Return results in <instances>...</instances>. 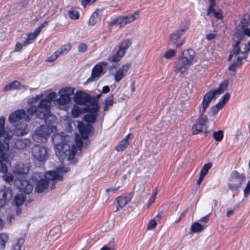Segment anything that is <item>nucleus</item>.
I'll return each instance as SVG.
<instances>
[{"mask_svg": "<svg viewBox=\"0 0 250 250\" xmlns=\"http://www.w3.org/2000/svg\"><path fill=\"white\" fill-rule=\"evenodd\" d=\"M71 113L74 118H77L82 113V109L77 105L74 104L72 108Z\"/></svg>", "mask_w": 250, "mask_h": 250, "instance_id": "obj_40", "label": "nucleus"}, {"mask_svg": "<svg viewBox=\"0 0 250 250\" xmlns=\"http://www.w3.org/2000/svg\"><path fill=\"white\" fill-rule=\"evenodd\" d=\"M216 36V35L215 34L208 33V34H207V35L206 36V39L208 41H211V40H212L214 39H215Z\"/></svg>", "mask_w": 250, "mask_h": 250, "instance_id": "obj_61", "label": "nucleus"}, {"mask_svg": "<svg viewBox=\"0 0 250 250\" xmlns=\"http://www.w3.org/2000/svg\"><path fill=\"white\" fill-rule=\"evenodd\" d=\"M131 43V42L129 40H124L119 44L118 49L122 51L124 54H125L126 50L129 48Z\"/></svg>", "mask_w": 250, "mask_h": 250, "instance_id": "obj_34", "label": "nucleus"}, {"mask_svg": "<svg viewBox=\"0 0 250 250\" xmlns=\"http://www.w3.org/2000/svg\"><path fill=\"white\" fill-rule=\"evenodd\" d=\"M22 46H23V44L22 45L21 43L17 42L16 44L14 51L15 52L20 51L22 48Z\"/></svg>", "mask_w": 250, "mask_h": 250, "instance_id": "obj_62", "label": "nucleus"}, {"mask_svg": "<svg viewBox=\"0 0 250 250\" xmlns=\"http://www.w3.org/2000/svg\"><path fill=\"white\" fill-rule=\"evenodd\" d=\"M109 91H110V88H109V87L108 86H104L103 88L102 91L100 95H98L97 96V99H99L100 97V96L101 95V94H102V93H104V94L107 93Z\"/></svg>", "mask_w": 250, "mask_h": 250, "instance_id": "obj_60", "label": "nucleus"}, {"mask_svg": "<svg viewBox=\"0 0 250 250\" xmlns=\"http://www.w3.org/2000/svg\"><path fill=\"white\" fill-rule=\"evenodd\" d=\"M157 223L156 221V220L154 219H152L151 220L149 221L148 222L147 226V229L148 230H151L153 229H154L156 226H157Z\"/></svg>", "mask_w": 250, "mask_h": 250, "instance_id": "obj_50", "label": "nucleus"}, {"mask_svg": "<svg viewBox=\"0 0 250 250\" xmlns=\"http://www.w3.org/2000/svg\"><path fill=\"white\" fill-rule=\"evenodd\" d=\"M27 112L31 115H35L39 119H44L46 124H51L56 120V116L50 112V108L37 107L36 105H32L27 109Z\"/></svg>", "mask_w": 250, "mask_h": 250, "instance_id": "obj_6", "label": "nucleus"}, {"mask_svg": "<svg viewBox=\"0 0 250 250\" xmlns=\"http://www.w3.org/2000/svg\"><path fill=\"white\" fill-rule=\"evenodd\" d=\"M208 118L204 114H200V116L197 119L196 123L193 125L192 132L194 134L200 133L206 134L208 133V126L207 123Z\"/></svg>", "mask_w": 250, "mask_h": 250, "instance_id": "obj_10", "label": "nucleus"}, {"mask_svg": "<svg viewBox=\"0 0 250 250\" xmlns=\"http://www.w3.org/2000/svg\"><path fill=\"white\" fill-rule=\"evenodd\" d=\"M140 11H136L131 14L123 16L125 21V25L129 23L132 22L137 19L140 15Z\"/></svg>", "mask_w": 250, "mask_h": 250, "instance_id": "obj_29", "label": "nucleus"}, {"mask_svg": "<svg viewBox=\"0 0 250 250\" xmlns=\"http://www.w3.org/2000/svg\"><path fill=\"white\" fill-rule=\"evenodd\" d=\"M131 67L130 63H125L123 64L116 71L114 75V79L116 82H119L126 75Z\"/></svg>", "mask_w": 250, "mask_h": 250, "instance_id": "obj_19", "label": "nucleus"}, {"mask_svg": "<svg viewBox=\"0 0 250 250\" xmlns=\"http://www.w3.org/2000/svg\"><path fill=\"white\" fill-rule=\"evenodd\" d=\"M242 64V62H234V63L229 65L228 69L230 71H234L236 70V69L237 68L240 66Z\"/></svg>", "mask_w": 250, "mask_h": 250, "instance_id": "obj_53", "label": "nucleus"}, {"mask_svg": "<svg viewBox=\"0 0 250 250\" xmlns=\"http://www.w3.org/2000/svg\"><path fill=\"white\" fill-rule=\"evenodd\" d=\"M96 0H80L81 5L83 7H85L86 5L88 4L92 3L94 2Z\"/></svg>", "mask_w": 250, "mask_h": 250, "instance_id": "obj_59", "label": "nucleus"}, {"mask_svg": "<svg viewBox=\"0 0 250 250\" xmlns=\"http://www.w3.org/2000/svg\"><path fill=\"white\" fill-rule=\"evenodd\" d=\"M78 51L81 53H84L85 52L87 49V46L86 44L84 43H81L78 46Z\"/></svg>", "mask_w": 250, "mask_h": 250, "instance_id": "obj_55", "label": "nucleus"}, {"mask_svg": "<svg viewBox=\"0 0 250 250\" xmlns=\"http://www.w3.org/2000/svg\"><path fill=\"white\" fill-rule=\"evenodd\" d=\"M214 139L217 141H221L223 138V132L221 130L214 132L213 134Z\"/></svg>", "mask_w": 250, "mask_h": 250, "instance_id": "obj_48", "label": "nucleus"}, {"mask_svg": "<svg viewBox=\"0 0 250 250\" xmlns=\"http://www.w3.org/2000/svg\"><path fill=\"white\" fill-rule=\"evenodd\" d=\"M107 65V63L105 62H100L92 69L91 73V78L92 79L99 78L100 76L104 74V67H105Z\"/></svg>", "mask_w": 250, "mask_h": 250, "instance_id": "obj_21", "label": "nucleus"}, {"mask_svg": "<svg viewBox=\"0 0 250 250\" xmlns=\"http://www.w3.org/2000/svg\"><path fill=\"white\" fill-rule=\"evenodd\" d=\"M34 158L39 162H44L48 158V154L46 147L42 145H35L32 148Z\"/></svg>", "mask_w": 250, "mask_h": 250, "instance_id": "obj_12", "label": "nucleus"}, {"mask_svg": "<svg viewBox=\"0 0 250 250\" xmlns=\"http://www.w3.org/2000/svg\"><path fill=\"white\" fill-rule=\"evenodd\" d=\"M217 97L212 90L209 91L204 96L202 102L199 107V113L204 114L211 101Z\"/></svg>", "mask_w": 250, "mask_h": 250, "instance_id": "obj_16", "label": "nucleus"}, {"mask_svg": "<svg viewBox=\"0 0 250 250\" xmlns=\"http://www.w3.org/2000/svg\"><path fill=\"white\" fill-rule=\"evenodd\" d=\"M67 167H60L55 171H48L44 175L45 179L40 180L37 182L35 190L38 193L43 192L48 188L52 189L55 187L56 181L62 179V174L69 171Z\"/></svg>", "mask_w": 250, "mask_h": 250, "instance_id": "obj_3", "label": "nucleus"}, {"mask_svg": "<svg viewBox=\"0 0 250 250\" xmlns=\"http://www.w3.org/2000/svg\"><path fill=\"white\" fill-rule=\"evenodd\" d=\"M8 235L4 233L0 234V250H4L5 248L6 243L8 239Z\"/></svg>", "mask_w": 250, "mask_h": 250, "instance_id": "obj_39", "label": "nucleus"}, {"mask_svg": "<svg viewBox=\"0 0 250 250\" xmlns=\"http://www.w3.org/2000/svg\"><path fill=\"white\" fill-rule=\"evenodd\" d=\"M249 25V22L248 19L244 18L241 20L240 23L237 26V31L240 33L243 32Z\"/></svg>", "mask_w": 250, "mask_h": 250, "instance_id": "obj_31", "label": "nucleus"}, {"mask_svg": "<svg viewBox=\"0 0 250 250\" xmlns=\"http://www.w3.org/2000/svg\"><path fill=\"white\" fill-rule=\"evenodd\" d=\"M240 52L241 54H245L248 56V53L250 51V39L247 41L243 39L240 43Z\"/></svg>", "mask_w": 250, "mask_h": 250, "instance_id": "obj_25", "label": "nucleus"}, {"mask_svg": "<svg viewBox=\"0 0 250 250\" xmlns=\"http://www.w3.org/2000/svg\"><path fill=\"white\" fill-rule=\"evenodd\" d=\"M119 187L109 188L106 189L105 191L108 195H109L115 192L119 189Z\"/></svg>", "mask_w": 250, "mask_h": 250, "instance_id": "obj_57", "label": "nucleus"}, {"mask_svg": "<svg viewBox=\"0 0 250 250\" xmlns=\"http://www.w3.org/2000/svg\"><path fill=\"white\" fill-rule=\"evenodd\" d=\"M245 180V175L236 170L231 172L230 175L228 189L231 191H237L242 186Z\"/></svg>", "mask_w": 250, "mask_h": 250, "instance_id": "obj_9", "label": "nucleus"}, {"mask_svg": "<svg viewBox=\"0 0 250 250\" xmlns=\"http://www.w3.org/2000/svg\"><path fill=\"white\" fill-rule=\"evenodd\" d=\"M24 196L21 194L16 195L14 198V204L17 206L21 205L24 202Z\"/></svg>", "mask_w": 250, "mask_h": 250, "instance_id": "obj_46", "label": "nucleus"}, {"mask_svg": "<svg viewBox=\"0 0 250 250\" xmlns=\"http://www.w3.org/2000/svg\"><path fill=\"white\" fill-rule=\"evenodd\" d=\"M222 108L223 107H221L220 105H218L217 103L215 105L212 107L211 109V116H215L218 113V110Z\"/></svg>", "mask_w": 250, "mask_h": 250, "instance_id": "obj_51", "label": "nucleus"}, {"mask_svg": "<svg viewBox=\"0 0 250 250\" xmlns=\"http://www.w3.org/2000/svg\"><path fill=\"white\" fill-rule=\"evenodd\" d=\"M208 15H212L214 17L221 19L222 18V14L220 11H216L214 9L210 7L208 11Z\"/></svg>", "mask_w": 250, "mask_h": 250, "instance_id": "obj_43", "label": "nucleus"}, {"mask_svg": "<svg viewBox=\"0 0 250 250\" xmlns=\"http://www.w3.org/2000/svg\"><path fill=\"white\" fill-rule=\"evenodd\" d=\"M60 55L56 53V51L50 57L47 58L46 59V61L49 62H52L54 61H55L57 58Z\"/></svg>", "mask_w": 250, "mask_h": 250, "instance_id": "obj_56", "label": "nucleus"}, {"mask_svg": "<svg viewBox=\"0 0 250 250\" xmlns=\"http://www.w3.org/2000/svg\"><path fill=\"white\" fill-rule=\"evenodd\" d=\"M184 34L177 30H174L170 35V40L171 42L176 45V47H179L183 45L185 42V40L181 39Z\"/></svg>", "mask_w": 250, "mask_h": 250, "instance_id": "obj_20", "label": "nucleus"}, {"mask_svg": "<svg viewBox=\"0 0 250 250\" xmlns=\"http://www.w3.org/2000/svg\"><path fill=\"white\" fill-rule=\"evenodd\" d=\"M1 118H3L4 119V121H5L4 117L2 116L0 117V119ZM4 128L5 130H10L12 132L13 135H14V134H15V135L18 136H24L25 135H26L29 131L26 124L21 122H20L19 123H18L17 125H15L13 132L10 129V128L8 127L5 128V124H4Z\"/></svg>", "mask_w": 250, "mask_h": 250, "instance_id": "obj_15", "label": "nucleus"}, {"mask_svg": "<svg viewBox=\"0 0 250 250\" xmlns=\"http://www.w3.org/2000/svg\"><path fill=\"white\" fill-rule=\"evenodd\" d=\"M228 85V82L227 81H224L219 85V87L214 90H212L213 93L217 97H218L221 93H223L227 89Z\"/></svg>", "mask_w": 250, "mask_h": 250, "instance_id": "obj_30", "label": "nucleus"}, {"mask_svg": "<svg viewBox=\"0 0 250 250\" xmlns=\"http://www.w3.org/2000/svg\"><path fill=\"white\" fill-rule=\"evenodd\" d=\"M246 35L250 37V27L246 28L243 32H236L233 37V53L237 55L240 52V43L243 39H245Z\"/></svg>", "mask_w": 250, "mask_h": 250, "instance_id": "obj_11", "label": "nucleus"}, {"mask_svg": "<svg viewBox=\"0 0 250 250\" xmlns=\"http://www.w3.org/2000/svg\"><path fill=\"white\" fill-rule=\"evenodd\" d=\"M30 141L28 139H21L15 141L14 147L18 149H23L29 146Z\"/></svg>", "mask_w": 250, "mask_h": 250, "instance_id": "obj_24", "label": "nucleus"}, {"mask_svg": "<svg viewBox=\"0 0 250 250\" xmlns=\"http://www.w3.org/2000/svg\"><path fill=\"white\" fill-rule=\"evenodd\" d=\"M91 99V97L82 91H77L73 98L74 102L80 105L85 104L86 103L90 102Z\"/></svg>", "mask_w": 250, "mask_h": 250, "instance_id": "obj_18", "label": "nucleus"}, {"mask_svg": "<svg viewBox=\"0 0 250 250\" xmlns=\"http://www.w3.org/2000/svg\"><path fill=\"white\" fill-rule=\"evenodd\" d=\"M230 94L229 93H226L218 103V105H220L221 107H223L226 104L230 98Z\"/></svg>", "mask_w": 250, "mask_h": 250, "instance_id": "obj_47", "label": "nucleus"}, {"mask_svg": "<svg viewBox=\"0 0 250 250\" xmlns=\"http://www.w3.org/2000/svg\"><path fill=\"white\" fill-rule=\"evenodd\" d=\"M42 30V27H38L33 32H31V33L36 38L37 36L40 34Z\"/></svg>", "mask_w": 250, "mask_h": 250, "instance_id": "obj_64", "label": "nucleus"}, {"mask_svg": "<svg viewBox=\"0 0 250 250\" xmlns=\"http://www.w3.org/2000/svg\"><path fill=\"white\" fill-rule=\"evenodd\" d=\"M13 196L12 190L10 187H4L0 190V208H2L10 201Z\"/></svg>", "mask_w": 250, "mask_h": 250, "instance_id": "obj_17", "label": "nucleus"}, {"mask_svg": "<svg viewBox=\"0 0 250 250\" xmlns=\"http://www.w3.org/2000/svg\"><path fill=\"white\" fill-rule=\"evenodd\" d=\"M195 57V52L191 49L183 51L178 60L176 62L174 70L183 74L192 64Z\"/></svg>", "mask_w": 250, "mask_h": 250, "instance_id": "obj_5", "label": "nucleus"}, {"mask_svg": "<svg viewBox=\"0 0 250 250\" xmlns=\"http://www.w3.org/2000/svg\"><path fill=\"white\" fill-rule=\"evenodd\" d=\"M68 138V136H63L60 134H54L52 137L55 153L61 162L66 157L68 161L73 160L77 150H81L83 147V141L78 135H76L75 143L72 145L71 148L69 144L64 143Z\"/></svg>", "mask_w": 250, "mask_h": 250, "instance_id": "obj_2", "label": "nucleus"}, {"mask_svg": "<svg viewBox=\"0 0 250 250\" xmlns=\"http://www.w3.org/2000/svg\"><path fill=\"white\" fill-rule=\"evenodd\" d=\"M20 83L17 81H13L7 85H6L3 88V91L5 92L16 89L20 86Z\"/></svg>", "mask_w": 250, "mask_h": 250, "instance_id": "obj_37", "label": "nucleus"}, {"mask_svg": "<svg viewBox=\"0 0 250 250\" xmlns=\"http://www.w3.org/2000/svg\"><path fill=\"white\" fill-rule=\"evenodd\" d=\"M189 25L190 22L189 21H185L182 23L177 30L184 34L188 29Z\"/></svg>", "mask_w": 250, "mask_h": 250, "instance_id": "obj_41", "label": "nucleus"}, {"mask_svg": "<svg viewBox=\"0 0 250 250\" xmlns=\"http://www.w3.org/2000/svg\"><path fill=\"white\" fill-rule=\"evenodd\" d=\"M250 195V180L246 184L243 190V196L245 198L248 197Z\"/></svg>", "mask_w": 250, "mask_h": 250, "instance_id": "obj_49", "label": "nucleus"}, {"mask_svg": "<svg viewBox=\"0 0 250 250\" xmlns=\"http://www.w3.org/2000/svg\"><path fill=\"white\" fill-rule=\"evenodd\" d=\"M31 116L28 113L27 111L26 113L24 110L19 109L12 112L9 115L8 119L10 124H13L21 119H24L26 122H28L31 120L30 116Z\"/></svg>", "mask_w": 250, "mask_h": 250, "instance_id": "obj_13", "label": "nucleus"}, {"mask_svg": "<svg viewBox=\"0 0 250 250\" xmlns=\"http://www.w3.org/2000/svg\"><path fill=\"white\" fill-rule=\"evenodd\" d=\"M56 128L53 125H42L32 135L34 141L37 143H45L51 133L56 132Z\"/></svg>", "mask_w": 250, "mask_h": 250, "instance_id": "obj_7", "label": "nucleus"}, {"mask_svg": "<svg viewBox=\"0 0 250 250\" xmlns=\"http://www.w3.org/2000/svg\"><path fill=\"white\" fill-rule=\"evenodd\" d=\"M113 103V95H110L108 96L104 100L103 106L104 111H107L109 107L112 106Z\"/></svg>", "mask_w": 250, "mask_h": 250, "instance_id": "obj_35", "label": "nucleus"}, {"mask_svg": "<svg viewBox=\"0 0 250 250\" xmlns=\"http://www.w3.org/2000/svg\"><path fill=\"white\" fill-rule=\"evenodd\" d=\"M56 97V94L52 92L48 94L45 98L42 99L39 102L37 107L50 108L51 102Z\"/></svg>", "mask_w": 250, "mask_h": 250, "instance_id": "obj_23", "label": "nucleus"}, {"mask_svg": "<svg viewBox=\"0 0 250 250\" xmlns=\"http://www.w3.org/2000/svg\"><path fill=\"white\" fill-rule=\"evenodd\" d=\"M110 25H116L120 27L125 26V21L123 16H119L117 18H115L109 22Z\"/></svg>", "mask_w": 250, "mask_h": 250, "instance_id": "obj_36", "label": "nucleus"}, {"mask_svg": "<svg viewBox=\"0 0 250 250\" xmlns=\"http://www.w3.org/2000/svg\"><path fill=\"white\" fill-rule=\"evenodd\" d=\"M4 121L3 118L0 119V173H2V178L7 183L14 180V174L8 171V168L5 163L11 165L14 160V151L10 149L9 143L13 138V134L9 130L4 128Z\"/></svg>", "mask_w": 250, "mask_h": 250, "instance_id": "obj_1", "label": "nucleus"}, {"mask_svg": "<svg viewBox=\"0 0 250 250\" xmlns=\"http://www.w3.org/2000/svg\"><path fill=\"white\" fill-rule=\"evenodd\" d=\"M211 167L212 164L211 163L205 164L201 169L200 174L205 177L208 173V170L210 169Z\"/></svg>", "mask_w": 250, "mask_h": 250, "instance_id": "obj_45", "label": "nucleus"}, {"mask_svg": "<svg viewBox=\"0 0 250 250\" xmlns=\"http://www.w3.org/2000/svg\"><path fill=\"white\" fill-rule=\"evenodd\" d=\"M24 243V239L22 237L16 240L12 245L11 250H21Z\"/></svg>", "mask_w": 250, "mask_h": 250, "instance_id": "obj_33", "label": "nucleus"}, {"mask_svg": "<svg viewBox=\"0 0 250 250\" xmlns=\"http://www.w3.org/2000/svg\"><path fill=\"white\" fill-rule=\"evenodd\" d=\"M94 18V14H93L90 18L89 20L88 21V24L91 26H93L96 23V21L95 20Z\"/></svg>", "mask_w": 250, "mask_h": 250, "instance_id": "obj_63", "label": "nucleus"}, {"mask_svg": "<svg viewBox=\"0 0 250 250\" xmlns=\"http://www.w3.org/2000/svg\"><path fill=\"white\" fill-rule=\"evenodd\" d=\"M206 227V226L202 225L198 222H194L191 226V230L194 233L199 232Z\"/></svg>", "mask_w": 250, "mask_h": 250, "instance_id": "obj_32", "label": "nucleus"}, {"mask_svg": "<svg viewBox=\"0 0 250 250\" xmlns=\"http://www.w3.org/2000/svg\"><path fill=\"white\" fill-rule=\"evenodd\" d=\"M69 17L72 20H77L80 17L79 12L75 9H72L68 11Z\"/></svg>", "mask_w": 250, "mask_h": 250, "instance_id": "obj_44", "label": "nucleus"}, {"mask_svg": "<svg viewBox=\"0 0 250 250\" xmlns=\"http://www.w3.org/2000/svg\"><path fill=\"white\" fill-rule=\"evenodd\" d=\"M124 55L122 51L118 49L117 51L113 52L111 55L108 57V60L111 62H117L122 59Z\"/></svg>", "mask_w": 250, "mask_h": 250, "instance_id": "obj_28", "label": "nucleus"}, {"mask_svg": "<svg viewBox=\"0 0 250 250\" xmlns=\"http://www.w3.org/2000/svg\"><path fill=\"white\" fill-rule=\"evenodd\" d=\"M115 244L114 242H110L107 246L103 247L100 250H114Z\"/></svg>", "mask_w": 250, "mask_h": 250, "instance_id": "obj_52", "label": "nucleus"}, {"mask_svg": "<svg viewBox=\"0 0 250 250\" xmlns=\"http://www.w3.org/2000/svg\"><path fill=\"white\" fill-rule=\"evenodd\" d=\"M72 46L70 43L64 44L56 50V53L59 55L62 53H67L71 49Z\"/></svg>", "mask_w": 250, "mask_h": 250, "instance_id": "obj_38", "label": "nucleus"}, {"mask_svg": "<svg viewBox=\"0 0 250 250\" xmlns=\"http://www.w3.org/2000/svg\"><path fill=\"white\" fill-rule=\"evenodd\" d=\"M75 89L70 87H64L61 89L58 94L59 98L56 99V102L60 107L64 110H67L66 106L71 101V96L74 93Z\"/></svg>", "mask_w": 250, "mask_h": 250, "instance_id": "obj_8", "label": "nucleus"}, {"mask_svg": "<svg viewBox=\"0 0 250 250\" xmlns=\"http://www.w3.org/2000/svg\"><path fill=\"white\" fill-rule=\"evenodd\" d=\"M175 55V51L173 49H169L167 51L164 57L166 59H170Z\"/></svg>", "mask_w": 250, "mask_h": 250, "instance_id": "obj_54", "label": "nucleus"}, {"mask_svg": "<svg viewBox=\"0 0 250 250\" xmlns=\"http://www.w3.org/2000/svg\"><path fill=\"white\" fill-rule=\"evenodd\" d=\"M74 124L72 121H69L66 124V129L68 132H71L72 130V125Z\"/></svg>", "mask_w": 250, "mask_h": 250, "instance_id": "obj_58", "label": "nucleus"}, {"mask_svg": "<svg viewBox=\"0 0 250 250\" xmlns=\"http://www.w3.org/2000/svg\"><path fill=\"white\" fill-rule=\"evenodd\" d=\"M131 134H127L125 138L121 140L116 147V150L118 151H124L128 146L129 140L130 138Z\"/></svg>", "mask_w": 250, "mask_h": 250, "instance_id": "obj_26", "label": "nucleus"}, {"mask_svg": "<svg viewBox=\"0 0 250 250\" xmlns=\"http://www.w3.org/2000/svg\"><path fill=\"white\" fill-rule=\"evenodd\" d=\"M99 108L100 106L97 102L92 104L89 107L84 108L85 111L88 112L84 116V119L88 124L85 125L83 122H78V128L83 139L87 138L92 131L93 127L90 123L93 124L95 122L96 118L99 115L98 111Z\"/></svg>", "mask_w": 250, "mask_h": 250, "instance_id": "obj_4", "label": "nucleus"}, {"mask_svg": "<svg viewBox=\"0 0 250 250\" xmlns=\"http://www.w3.org/2000/svg\"><path fill=\"white\" fill-rule=\"evenodd\" d=\"M15 184L18 189L23 193L29 194L33 190V185L29 181L25 179H16Z\"/></svg>", "mask_w": 250, "mask_h": 250, "instance_id": "obj_14", "label": "nucleus"}, {"mask_svg": "<svg viewBox=\"0 0 250 250\" xmlns=\"http://www.w3.org/2000/svg\"><path fill=\"white\" fill-rule=\"evenodd\" d=\"M118 204L117 210L124 208L130 201V198L127 196H120L116 199Z\"/></svg>", "mask_w": 250, "mask_h": 250, "instance_id": "obj_27", "label": "nucleus"}, {"mask_svg": "<svg viewBox=\"0 0 250 250\" xmlns=\"http://www.w3.org/2000/svg\"><path fill=\"white\" fill-rule=\"evenodd\" d=\"M36 38L31 33H28L26 34V38L23 42V45L24 46L32 43Z\"/></svg>", "mask_w": 250, "mask_h": 250, "instance_id": "obj_42", "label": "nucleus"}, {"mask_svg": "<svg viewBox=\"0 0 250 250\" xmlns=\"http://www.w3.org/2000/svg\"><path fill=\"white\" fill-rule=\"evenodd\" d=\"M29 171V168L23 164L16 165L12 170V173L17 179L19 177L26 175Z\"/></svg>", "mask_w": 250, "mask_h": 250, "instance_id": "obj_22", "label": "nucleus"}]
</instances>
